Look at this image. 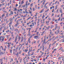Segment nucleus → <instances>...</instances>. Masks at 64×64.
Listing matches in <instances>:
<instances>
[{
    "label": "nucleus",
    "instance_id": "obj_13",
    "mask_svg": "<svg viewBox=\"0 0 64 64\" xmlns=\"http://www.w3.org/2000/svg\"><path fill=\"white\" fill-rule=\"evenodd\" d=\"M6 17H5L4 18V21L6 20Z\"/></svg>",
    "mask_w": 64,
    "mask_h": 64
},
{
    "label": "nucleus",
    "instance_id": "obj_25",
    "mask_svg": "<svg viewBox=\"0 0 64 64\" xmlns=\"http://www.w3.org/2000/svg\"><path fill=\"white\" fill-rule=\"evenodd\" d=\"M44 17H45V16L43 15L42 17V19H44Z\"/></svg>",
    "mask_w": 64,
    "mask_h": 64
},
{
    "label": "nucleus",
    "instance_id": "obj_41",
    "mask_svg": "<svg viewBox=\"0 0 64 64\" xmlns=\"http://www.w3.org/2000/svg\"><path fill=\"white\" fill-rule=\"evenodd\" d=\"M14 19H15V17H14V16L13 17V18H12V19L13 20H14Z\"/></svg>",
    "mask_w": 64,
    "mask_h": 64
},
{
    "label": "nucleus",
    "instance_id": "obj_16",
    "mask_svg": "<svg viewBox=\"0 0 64 64\" xmlns=\"http://www.w3.org/2000/svg\"><path fill=\"white\" fill-rule=\"evenodd\" d=\"M17 10V9H16V8H14V11H16V10Z\"/></svg>",
    "mask_w": 64,
    "mask_h": 64
},
{
    "label": "nucleus",
    "instance_id": "obj_28",
    "mask_svg": "<svg viewBox=\"0 0 64 64\" xmlns=\"http://www.w3.org/2000/svg\"><path fill=\"white\" fill-rule=\"evenodd\" d=\"M60 32V31H58V32H57V33L56 34V35H58V33H59V32Z\"/></svg>",
    "mask_w": 64,
    "mask_h": 64
},
{
    "label": "nucleus",
    "instance_id": "obj_46",
    "mask_svg": "<svg viewBox=\"0 0 64 64\" xmlns=\"http://www.w3.org/2000/svg\"><path fill=\"white\" fill-rule=\"evenodd\" d=\"M39 23V20H38L37 22V23Z\"/></svg>",
    "mask_w": 64,
    "mask_h": 64
},
{
    "label": "nucleus",
    "instance_id": "obj_14",
    "mask_svg": "<svg viewBox=\"0 0 64 64\" xmlns=\"http://www.w3.org/2000/svg\"><path fill=\"white\" fill-rule=\"evenodd\" d=\"M2 61H3V60H2V59H0V62H2Z\"/></svg>",
    "mask_w": 64,
    "mask_h": 64
},
{
    "label": "nucleus",
    "instance_id": "obj_53",
    "mask_svg": "<svg viewBox=\"0 0 64 64\" xmlns=\"http://www.w3.org/2000/svg\"><path fill=\"white\" fill-rule=\"evenodd\" d=\"M46 35H45L44 37V39H46Z\"/></svg>",
    "mask_w": 64,
    "mask_h": 64
},
{
    "label": "nucleus",
    "instance_id": "obj_35",
    "mask_svg": "<svg viewBox=\"0 0 64 64\" xmlns=\"http://www.w3.org/2000/svg\"><path fill=\"white\" fill-rule=\"evenodd\" d=\"M18 54H18V52H17V54H16L15 55H18Z\"/></svg>",
    "mask_w": 64,
    "mask_h": 64
},
{
    "label": "nucleus",
    "instance_id": "obj_3",
    "mask_svg": "<svg viewBox=\"0 0 64 64\" xmlns=\"http://www.w3.org/2000/svg\"><path fill=\"white\" fill-rule=\"evenodd\" d=\"M10 14H9V15H13V13H14V12H13V11H11L10 12Z\"/></svg>",
    "mask_w": 64,
    "mask_h": 64
},
{
    "label": "nucleus",
    "instance_id": "obj_5",
    "mask_svg": "<svg viewBox=\"0 0 64 64\" xmlns=\"http://www.w3.org/2000/svg\"><path fill=\"white\" fill-rule=\"evenodd\" d=\"M8 20V18H7L6 20V23H8L9 21V20Z\"/></svg>",
    "mask_w": 64,
    "mask_h": 64
},
{
    "label": "nucleus",
    "instance_id": "obj_10",
    "mask_svg": "<svg viewBox=\"0 0 64 64\" xmlns=\"http://www.w3.org/2000/svg\"><path fill=\"white\" fill-rule=\"evenodd\" d=\"M6 17H9V16H8V14L7 13L6 14Z\"/></svg>",
    "mask_w": 64,
    "mask_h": 64
},
{
    "label": "nucleus",
    "instance_id": "obj_42",
    "mask_svg": "<svg viewBox=\"0 0 64 64\" xmlns=\"http://www.w3.org/2000/svg\"><path fill=\"white\" fill-rule=\"evenodd\" d=\"M29 23H30V22H29V23H28L27 24V25H29Z\"/></svg>",
    "mask_w": 64,
    "mask_h": 64
},
{
    "label": "nucleus",
    "instance_id": "obj_17",
    "mask_svg": "<svg viewBox=\"0 0 64 64\" xmlns=\"http://www.w3.org/2000/svg\"><path fill=\"white\" fill-rule=\"evenodd\" d=\"M50 23H51V24H54V22H53V21H52L51 22H50Z\"/></svg>",
    "mask_w": 64,
    "mask_h": 64
},
{
    "label": "nucleus",
    "instance_id": "obj_22",
    "mask_svg": "<svg viewBox=\"0 0 64 64\" xmlns=\"http://www.w3.org/2000/svg\"><path fill=\"white\" fill-rule=\"evenodd\" d=\"M32 26H34V22H32Z\"/></svg>",
    "mask_w": 64,
    "mask_h": 64
},
{
    "label": "nucleus",
    "instance_id": "obj_38",
    "mask_svg": "<svg viewBox=\"0 0 64 64\" xmlns=\"http://www.w3.org/2000/svg\"><path fill=\"white\" fill-rule=\"evenodd\" d=\"M57 26H56V27L55 28V30H56V29H57Z\"/></svg>",
    "mask_w": 64,
    "mask_h": 64
},
{
    "label": "nucleus",
    "instance_id": "obj_37",
    "mask_svg": "<svg viewBox=\"0 0 64 64\" xmlns=\"http://www.w3.org/2000/svg\"><path fill=\"white\" fill-rule=\"evenodd\" d=\"M40 49H42V46H40Z\"/></svg>",
    "mask_w": 64,
    "mask_h": 64
},
{
    "label": "nucleus",
    "instance_id": "obj_59",
    "mask_svg": "<svg viewBox=\"0 0 64 64\" xmlns=\"http://www.w3.org/2000/svg\"><path fill=\"white\" fill-rule=\"evenodd\" d=\"M50 56H51V57H52V56H52V54H50Z\"/></svg>",
    "mask_w": 64,
    "mask_h": 64
},
{
    "label": "nucleus",
    "instance_id": "obj_31",
    "mask_svg": "<svg viewBox=\"0 0 64 64\" xmlns=\"http://www.w3.org/2000/svg\"><path fill=\"white\" fill-rule=\"evenodd\" d=\"M30 6H31V7H32V6H33V4H30Z\"/></svg>",
    "mask_w": 64,
    "mask_h": 64
},
{
    "label": "nucleus",
    "instance_id": "obj_24",
    "mask_svg": "<svg viewBox=\"0 0 64 64\" xmlns=\"http://www.w3.org/2000/svg\"><path fill=\"white\" fill-rule=\"evenodd\" d=\"M33 11H34L35 10V9L34 8H33Z\"/></svg>",
    "mask_w": 64,
    "mask_h": 64
},
{
    "label": "nucleus",
    "instance_id": "obj_27",
    "mask_svg": "<svg viewBox=\"0 0 64 64\" xmlns=\"http://www.w3.org/2000/svg\"><path fill=\"white\" fill-rule=\"evenodd\" d=\"M46 5H47V4H45L44 6V8H45V7L46 6Z\"/></svg>",
    "mask_w": 64,
    "mask_h": 64
},
{
    "label": "nucleus",
    "instance_id": "obj_21",
    "mask_svg": "<svg viewBox=\"0 0 64 64\" xmlns=\"http://www.w3.org/2000/svg\"><path fill=\"white\" fill-rule=\"evenodd\" d=\"M11 44V42H10V43H9L8 42V45H9L10 44Z\"/></svg>",
    "mask_w": 64,
    "mask_h": 64
},
{
    "label": "nucleus",
    "instance_id": "obj_56",
    "mask_svg": "<svg viewBox=\"0 0 64 64\" xmlns=\"http://www.w3.org/2000/svg\"><path fill=\"white\" fill-rule=\"evenodd\" d=\"M26 13H28V12L27 11H26Z\"/></svg>",
    "mask_w": 64,
    "mask_h": 64
},
{
    "label": "nucleus",
    "instance_id": "obj_23",
    "mask_svg": "<svg viewBox=\"0 0 64 64\" xmlns=\"http://www.w3.org/2000/svg\"><path fill=\"white\" fill-rule=\"evenodd\" d=\"M10 52L12 54V50L11 49H10Z\"/></svg>",
    "mask_w": 64,
    "mask_h": 64
},
{
    "label": "nucleus",
    "instance_id": "obj_15",
    "mask_svg": "<svg viewBox=\"0 0 64 64\" xmlns=\"http://www.w3.org/2000/svg\"><path fill=\"white\" fill-rule=\"evenodd\" d=\"M30 51H29L28 52V56H30V54H29V53H30Z\"/></svg>",
    "mask_w": 64,
    "mask_h": 64
},
{
    "label": "nucleus",
    "instance_id": "obj_58",
    "mask_svg": "<svg viewBox=\"0 0 64 64\" xmlns=\"http://www.w3.org/2000/svg\"><path fill=\"white\" fill-rule=\"evenodd\" d=\"M8 47L9 48H10V47H9V46H10V45H8Z\"/></svg>",
    "mask_w": 64,
    "mask_h": 64
},
{
    "label": "nucleus",
    "instance_id": "obj_12",
    "mask_svg": "<svg viewBox=\"0 0 64 64\" xmlns=\"http://www.w3.org/2000/svg\"><path fill=\"white\" fill-rule=\"evenodd\" d=\"M34 39H35L36 38H38V36H35L34 37Z\"/></svg>",
    "mask_w": 64,
    "mask_h": 64
},
{
    "label": "nucleus",
    "instance_id": "obj_2",
    "mask_svg": "<svg viewBox=\"0 0 64 64\" xmlns=\"http://www.w3.org/2000/svg\"><path fill=\"white\" fill-rule=\"evenodd\" d=\"M18 35H17L16 37L14 40V42H16L17 41V39L18 38Z\"/></svg>",
    "mask_w": 64,
    "mask_h": 64
},
{
    "label": "nucleus",
    "instance_id": "obj_6",
    "mask_svg": "<svg viewBox=\"0 0 64 64\" xmlns=\"http://www.w3.org/2000/svg\"><path fill=\"white\" fill-rule=\"evenodd\" d=\"M4 16H5V14H3L2 15V18L3 17H4Z\"/></svg>",
    "mask_w": 64,
    "mask_h": 64
},
{
    "label": "nucleus",
    "instance_id": "obj_52",
    "mask_svg": "<svg viewBox=\"0 0 64 64\" xmlns=\"http://www.w3.org/2000/svg\"><path fill=\"white\" fill-rule=\"evenodd\" d=\"M58 59H61V57H59L58 58Z\"/></svg>",
    "mask_w": 64,
    "mask_h": 64
},
{
    "label": "nucleus",
    "instance_id": "obj_1",
    "mask_svg": "<svg viewBox=\"0 0 64 64\" xmlns=\"http://www.w3.org/2000/svg\"><path fill=\"white\" fill-rule=\"evenodd\" d=\"M49 36H50V37H51L52 36H54V34H53V33L51 32V31L50 32V34L49 35Z\"/></svg>",
    "mask_w": 64,
    "mask_h": 64
},
{
    "label": "nucleus",
    "instance_id": "obj_62",
    "mask_svg": "<svg viewBox=\"0 0 64 64\" xmlns=\"http://www.w3.org/2000/svg\"><path fill=\"white\" fill-rule=\"evenodd\" d=\"M44 4H45V2H43L42 4H43V5H44Z\"/></svg>",
    "mask_w": 64,
    "mask_h": 64
},
{
    "label": "nucleus",
    "instance_id": "obj_19",
    "mask_svg": "<svg viewBox=\"0 0 64 64\" xmlns=\"http://www.w3.org/2000/svg\"><path fill=\"white\" fill-rule=\"evenodd\" d=\"M28 51V50H27V49H25L24 51H25V52H27Z\"/></svg>",
    "mask_w": 64,
    "mask_h": 64
},
{
    "label": "nucleus",
    "instance_id": "obj_45",
    "mask_svg": "<svg viewBox=\"0 0 64 64\" xmlns=\"http://www.w3.org/2000/svg\"><path fill=\"white\" fill-rule=\"evenodd\" d=\"M11 39H12V38H9V40H10H10H11Z\"/></svg>",
    "mask_w": 64,
    "mask_h": 64
},
{
    "label": "nucleus",
    "instance_id": "obj_55",
    "mask_svg": "<svg viewBox=\"0 0 64 64\" xmlns=\"http://www.w3.org/2000/svg\"><path fill=\"white\" fill-rule=\"evenodd\" d=\"M21 61H22V59H21L20 60V62H21Z\"/></svg>",
    "mask_w": 64,
    "mask_h": 64
},
{
    "label": "nucleus",
    "instance_id": "obj_20",
    "mask_svg": "<svg viewBox=\"0 0 64 64\" xmlns=\"http://www.w3.org/2000/svg\"><path fill=\"white\" fill-rule=\"evenodd\" d=\"M43 11H44V9H43V10H42L41 11V12H40V13H41V12H43Z\"/></svg>",
    "mask_w": 64,
    "mask_h": 64
},
{
    "label": "nucleus",
    "instance_id": "obj_18",
    "mask_svg": "<svg viewBox=\"0 0 64 64\" xmlns=\"http://www.w3.org/2000/svg\"><path fill=\"white\" fill-rule=\"evenodd\" d=\"M60 19H61V18H60V17L57 20L58 21H58H59V20H60Z\"/></svg>",
    "mask_w": 64,
    "mask_h": 64
},
{
    "label": "nucleus",
    "instance_id": "obj_26",
    "mask_svg": "<svg viewBox=\"0 0 64 64\" xmlns=\"http://www.w3.org/2000/svg\"><path fill=\"white\" fill-rule=\"evenodd\" d=\"M24 3V0H22V4H23Z\"/></svg>",
    "mask_w": 64,
    "mask_h": 64
},
{
    "label": "nucleus",
    "instance_id": "obj_48",
    "mask_svg": "<svg viewBox=\"0 0 64 64\" xmlns=\"http://www.w3.org/2000/svg\"><path fill=\"white\" fill-rule=\"evenodd\" d=\"M10 25L12 24V22H10V24H9V25H10Z\"/></svg>",
    "mask_w": 64,
    "mask_h": 64
},
{
    "label": "nucleus",
    "instance_id": "obj_51",
    "mask_svg": "<svg viewBox=\"0 0 64 64\" xmlns=\"http://www.w3.org/2000/svg\"><path fill=\"white\" fill-rule=\"evenodd\" d=\"M22 6V4H20V5L19 6V8H20V7H21V6Z\"/></svg>",
    "mask_w": 64,
    "mask_h": 64
},
{
    "label": "nucleus",
    "instance_id": "obj_30",
    "mask_svg": "<svg viewBox=\"0 0 64 64\" xmlns=\"http://www.w3.org/2000/svg\"><path fill=\"white\" fill-rule=\"evenodd\" d=\"M2 27H1L0 28V30H2Z\"/></svg>",
    "mask_w": 64,
    "mask_h": 64
},
{
    "label": "nucleus",
    "instance_id": "obj_34",
    "mask_svg": "<svg viewBox=\"0 0 64 64\" xmlns=\"http://www.w3.org/2000/svg\"><path fill=\"white\" fill-rule=\"evenodd\" d=\"M21 49V47H20L18 49V50L19 51H20V49Z\"/></svg>",
    "mask_w": 64,
    "mask_h": 64
},
{
    "label": "nucleus",
    "instance_id": "obj_33",
    "mask_svg": "<svg viewBox=\"0 0 64 64\" xmlns=\"http://www.w3.org/2000/svg\"><path fill=\"white\" fill-rule=\"evenodd\" d=\"M25 6H26V4H25L24 5V6H22V7H25Z\"/></svg>",
    "mask_w": 64,
    "mask_h": 64
},
{
    "label": "nucleus",
    "instance_id": "obj_49",
    "mask_svg": "<svg viewBox=\"0 0 64 64\" xmlns=\"http://www.w3.org/2000/svg\"><path fill=\"white\" fill-rule=\"evenodd\" d=\"M17 22H18L16 24H17V25H18L19 24H18V21H17Z\"/></svg>",
    "mask_w": 64,
    "mask_h": 64
},
{
    "label": "nucleus",
    "instance_id": "obj_9",
    "mask_svg": "<svg viewBox=\"0 0 64 64\" xmlns=\"http://www.w3.org/2000/svg\"><path fill=\"white\" fill-rule=\"evenodd\" d=\"M4 39H5V37H4V36L2 37V41H3Z\"/></svg>",
    "mask_w": 64,
    "mask_h": 64
},
{
    "label": "nucleus",
    "instance_id": "obj_29",
    "mask_svg": "<svg viewBox=\"0 0 64 64\" xmlns=\"http://www.w3.org/2000/svg\"><path fill=\"white\" fill-rule=\"evenodd\" d=\"M13 53L14 54V55H15V54H16V53H15V52L14 51Z\"/></svg>",
    "mask_w": 64,
    "mask_h": 64
},
{
    "label": "nucleus",
    "instance_id": "obj_32",
    "mask_svg": "<svg viewBox=\"0 0 64 64\" xmlns=\"http://www.w3.org/2000/svg\"><path fill=\"white\" fill-rule=\"evenodd\" d=\"M21 52H22V51H21V50H20V52H19V54H20Z\"/></svg>",
    "mask_w": 64,
    "mask_h": 64
},
{
    "label": "nucleus",
    "instance_id": "obj_40",
    "mask_svg": "<svg viewBox=\"0 0 64 64\" xmlns=\"http://www.w3.org/2000/svg\"><path fill=\"white\" fill-rule=\"evenodd\" d=\"M4 30H5V29H4V30H3V32H4Z\"/></svg>",
    "mask_w": 64,
    "mask_h": 64
},
{
    "label": "nucleus",
    "instance_id": "obj_36",
    "mask_svg": "<svg viewBox=\"0 0 64 64\" xmlns=\"http://www.w3.org/2000/svg\"><path fill=\"white\" fill-rule=\"evenodd\" d=\"M43 60L44 62H45V58H44Z\"/></svg>",
    "mask_w": 64,
    "mask_h": 64
},
{
    "label": "nucleus",
    "instance_id": "obj_54",
    "mask_svg": "<svg viewBox=\"0 0 64 64\" xmlns=\"http://www.w3.org/2000/svg\"><path fill=\"white\" fill-rule=\"evenodd\" d=\"M62 47H61L59 49V50H61V49H62Z\"/></svg>",
    "mask_w": 64,
    "mask_h": 64
},
{
    "label": "nucleus",
    "instance_id": "obj_47",
    "mask_svg": "<svg viewBox=\"0 0 64 64\" xmlns=\"http://www.w3.org/2000/svg\"><path fill=\"white\" fill-rule=\"evenodd\" d=\"M58 38V36H56V38H55V39H56V38Z\"/></svg>",
    "mask_w": 64,
    "mask_h": 64
},
{
    "label": "nucleus",
    "instance_id": "obj_43",
    "mask_svg": "<svg viewBox=\"0 0 64 64\" xmlns=\"http://www.w3.org/2000/svg\"><path fill=\"white\" fill-rule=\"evenodd\" d=\"M12 62H13V59H12V58L11 59V62H12Z\"/></svg>",
    "mask_w": 64,
    "mask_h": 64
},
{
    "label": "nucleus",
    "instance_id": "obj_50",
    "mask_svg": "<svg viewBox=\"0 0 64 64\" xmlns=\"http://www.w3.org/2000/svg\"><path fill=\"white\" fill-rule=\"evenodd\" d=\"M48 52L47 54H49V53H50V52H48Z\"/></svg>",
    "mask_w": 64,
    "mask_h": 64
},
{
    "label": "nucleus",
    "instance_id": "obj_39",
    "mask_svg": "<svg viewBox=\"0 0 64 64\" xmlns=\"http://www.w3.org/2000/svg\"><path fill=\"white\" fill-rule=\"evenodd\" d=\"M60 13H62V10H60Z\"/></svg>",
    "mask_w": 64,
    "mask_h": 64
},
{
    "label": "nucleus",
    "instance_id": "obj_63",
    "mask_svg": "<svg viewBox=\"0 0 64 64\" xmlns=\"http://www.w3.org/2000/svg\"><path fill=\"white\" fill-rule=\"evenodd\" d=\"M10 4H11V0H10Z\"/></svg>",
    "mask_w": 64,
    "mask_h": 64
},
{
    "label": "nucleus",
    "instance_id": "obj_7",
    "mask_svg": "<svg viewBox=\"0 0 64 64\" xmlns=\"http://www.w3.org/2000/svg\"><path fill=\"white\" fill-rule=\"evenodd\" d=\"M12 37H13L12 39H14V34H12Z\"/></svg>",
    "mask_w": 64,
    "mask_h": 64
},
{
    "label": "nucleus",
    "instance_id": "obj_44",
    "mask_svg": "<svg viewBox=\"0 0 64 64\" xmlns=\"http://www.w3.org/2000/svg\"><path fill=\"white\" fill-rule=\"evenodd\" d=\"M48 20H49V21H50V18H48Z\"/></svg>",
    "mask_w": 64,
    "mask_h": 64
},
{
    "label": "nucleus",
    "instance_id": "obj_60",
    "mask_svg": "<svg viewBox=\"0 0 64 64\" xmlns=\"http://www.w3.org/2000/svg\"><path fill=\"white\" fill-rule=\"evenodd\" d=\"M26 11H24V12H23V13H26Z\"/></svg>",
    "mask_w": 64,
    "mask_h": 64
},
{
    "label": "nucleus",
    "instance_id": "obj_57",
    "mask_svg": "<svg viewBox=\"0 0 64 64\" xmlns=\"http://www.w3.org/2000/svg\"><path fill=\"white\" fill-rule=\"evenodd\" d=\"M15 26L16 27H17V24L15 25Z\"/></svg>",
    "mask_w": 64,
    "mask_h": 64
},
{
    "label": "nucleus",
    "instance_id": "obj_4",
    "mask_svg": "<svg viewBox=\"0 0 64 64\" xmlns=\"http://www.w3.org/2000/svg\"><path fill=\"white\" fill-rule=\"evenodd\" d=\"M44 49H45V47H44V46H43L42 47V50L43 51H44Z\"/></svg>",
    "mask_w": 64,
    "mask_h": 64
},
{
    "label": "nucleus",
    "instance_id": "obj_64",
    "mask_svg": "<svg viewBox=\"0 0 64 64\" xmlns=\"http://www.w3.org/2000/svg\"><path fill=\"white\" fill-rule=\"evenodd\" d=\"M14 14H16V12H14Z\"/></svg>",
    "mask_w": 64,
    "mask_h": 64
},
{
    "label": "nucleus",
    "instance_id": "obj_61",
    "mask_svg": "<svg viewBox=\"0 0 64 64\" xmlns=\"http://www.w3.org/2000/svg\"><path fill=\"white\" fill-rule=\"evenodd\" d=\"M45 8H46V9L47 8H48V7H47V6H46V7H45Z\"/></svg>",
    "mask_w": 64,
    "mask_h": 64
},
{
    "label": "nucleus",
    "instance_id": "obj_8",
    "mask_svg": "<svg viewBox=\"0 0 64 64\" xmlns=\"http://www.w3.org/2000/svg\"><path fill=\"white\" fill-rule=\"evenodd\" d=\"M2 54H3V53L2 52H0V56H2Z\"/></svg>",
    "mask_w": 64,
    "mask_h": 64
},
{
    "label": "nucleus",
    "instance_id": "obj_11",
    "mask_svg": "<svg viewBox=\"0 0 64 64\" xmlns=\"http://www.w3.org/2000/svg\"><path fill=\"white\" fill-rule=\"evenodd\" d=\"M18 41H19V40H20V39H21V37H20V36H18Z\"/></svg>",
    "mask_w": 64,
    "mask_h": 64
}]
</instances>
